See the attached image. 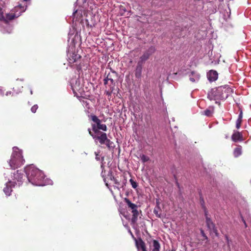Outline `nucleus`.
Returning <instances> with one entry per match:
<instances>
[{"label":"nucleus","instance_id":"nucleus-1","mask_svg":"<svg viewBox=\"0 0 251 251\" xmlns=\"http://www.w3.org/2000/svg\"><path fill=\"white\" fill-rule=\"evenodd\" d=\"M25 170L27 179L32 184L36 186H45L53 184L51 179L45 178L42 171L34 166H27Z\"/></svg>","mask_w":251,"mask_h":251},{"label":"nucleus","instance_id":"nucleus-2","mask_svg":"<svg viewBox=\"0 0 251 251\" xmlns=\"http://www.w3.org/2000/svg\"><path fill=\"white\" fill-rule=\"evenodd\" d=\"M25 170L27 179L32 184L36 186H45L53 184L51 179L45 178L42 171L34 166H27Z\"/></svg>","mask_w":251,"mask_h":251},{"label":"nucleus","instance_id":"nucleus-3","mask_svg":"<svg viewBox=\"0 0 251 251\" xmlns=\"http://www.w3.org/2000/svg\"><path fill=\"white\" fill-rule=\"evenodd\" d=\"M25 8L21 5L15 6L9 12H6L5 10L0 7V21L5 22V26H1L0 31L3 33H10L12 31V28L7 24L9 21L12 20L19 17L22 13L25 12Z\"/></svg>","mask_w":251,"mask_h":251},{"label":"nucleus","instance_id":"nucleus-4","mask_svg":"<svg viewBox=\"0 0 251 251\" xmlns=\"http://www.w3.org/2000/svg\"><path fill=\"white\" fill-rule=\"evenodd\" d=\"M233 93V89L228 85L221 86L211 89L207 94V98L210 100H215L216 103L220 104V100H226Z\"/></svg>","mask_w":251,"mask_h":251},{"label":"nucleus","instance_id":"nucleus-5","mask_svg":"<svg viewBox=\"0 0 251 251\" xmlns=\"http://www.w3.org/2000/svg\"><path fill=\"white\" fill-rule=\"evenodd\" d=\"M24 162L22 151L16 147H13V153L9 161L10 168L15 169L24 164Z\"/></svg>","mask_w":251,"mask_h":251},{"label":"nucleus","instance_id":"nucleus-6","mask_svg":"<svg viewBox=\"0 0 251 251\" xmlns=\"http://www.w3.org/2000/svg\"><path fill=\"white\" fill-rule=\"evenodd\" d=\"M92 130L94 132V134L92 133L90 129H88L89 133L95 140L96 143L97 140H98L101 145L105 144L107 147H110L111 141L107 138L105 133L100 132L98 130L95 125H92Z\"/></svg>","mask_w":251,"mask_h":251},{"label":"nucleus","instance_id":"nucleus-7","mask_svg":"<svg viewBox=\"0 0 251 251\" xmlns=\"http://www.w3.org/2000/svg\"><path fill=\"white\" fill-rule=\"evenodd\" d=\"M82 13L78 10H75L73 14V22L76 25V22L80 23L83 27H91L92 25L89 24L88 20L82 19Z\"/></svg>","mask_w":251,"mask_h":251},{"label":"nucleus","instance_id":"nucleus-8","mask_svg":"<svg viewBox=\"0 0 251 251\" xmlns=\"http://www.w3.org/2000/svg\"><path fill=\"white\" fill-rule=\"evenodd\" d=\"M125 201L127 205L128 208L131 210V212L132 213L131 222L133 224H135L137 220L138 216L139 215V212L137 210L138 206L136 204L132 203L128 199L126 198L125 199Z\"/></svg>","mask_w":251,"mask_h":251},{"label":"nucleus","instance_id":"nucleus-9","mask_svg":"<svg viewBox=\"0 0 251 251\" xmlns=\"http://www.w3.org/2000/svg\"><path fill=\"white\" fill-rule=\"evenodd\" d=\"M72 50H69L68 52V62L70 64L77 61L80 58V55L76 53L75 51H73V48H72Z\"/></svg>","mask_w":251,"mask_h":251},{"label":"nucleus","instance_id":"nucleus-10","mask_svg":"<svg viewBox=\"0 0 251 251\" xmlns=\"http://www.w3.org/2000/svg\"><path fill=\"white\" fill-rule=\"evenodd\" d=\"M92 120L95 123L96 128L98 130L101 129L103 131L107 130V127L105 124H101V121L95 115L91 116Z\"/></svg>","mask_w":251,"mask_h":251},{"label":"nucleus","instance_id":"nucleus-11","mask_svg":"<svg viewBox=\"0 0 251 251\" xmlns=\"http://www.w3.org/2000/svg\"><path fill=\"white\" fill-rule=\"evenodd\" d=\"M155 48L153 47H150L140 57V59L141 62H145L155 51Z\"/></svg>","mask_w":251,"mask_h":251},{"label":"nucleus","instance_id":"nucleus-12","mask_svg":"<svg viewBox=\"0 0 251 251\" xmlns=\"http://www.w3.org/2000/svg\"><path fill=\"white\" fill-rule=\"evenodd\" d=\"M206 216V222L208 228L210 230L211 232H213L216 236L218 235L217 230L215 227L214 224L211 221V219L207 217V214L205 213Z\"/></svg>","mask_w":251,"mask_h":251},{"label":"nucleus","instance_id":"nucleus-13","mask_svg":"<svg viewBox=\"0 0 251 251\" xmlns=\"http://www.w3.org/2000/svg\"><path fill=\"white\" fill-rule=\"evenodd\" d=\"M15 186V182L8 181L5 184V187L3 188V192L7 196H10L12 192V188Z\"/></svg>","mask_w":251,"mask_h":251},{"label":"nucleus","instance_id":"nucleus-14","mask_svg":"<svg viewBox=\"0 0 251 251\" xmlns=\"http://www.w3.org/2000/svg\"><path fill=\"white\" fill-rule=\"evenodd\" d=\"M135 244L138 250H141L142 251H147L146 244L141 238L135 239Z\"/></svg>","mask_w":251,"mask_h":251},{"label":"nucleus","instance_id":"nucleus-15","mask_svg":"<svg viewBox=\"0 0 251 251\" xmlns=\"http://www.w3.org/2000/svg\"><path fill=\"white\" fill-rule=\"evenodd\" d=\"M190 80L193 82H198L200 79L201 75L199 73L195 71H192L189 75Z\"/></svg>","mask_w":251,"mask_h":251},{"label":"nucleus","instance_id":"nucleus-16","mask_svg":"<svg viewBox=\"0 0 251 251\" xmlns=\"http://www.w3.org/2000/svg\"><path fill=\"white\" fill-rule=\"evenodd\" d=\"M218 75L217 72L213 70L210 71L207 74V78L210 82H213L217 80Z\"/></svg>","mask_w":251,"mask_h":251},{"label":"nucleus","instance_id":"nucleus-17","mask_svg":"<svg viewBox=\"0 0 251 251\" xmlns=\"http://www.w3.org/2000/svg\"><path fill=\"white\" fill-rule=\"evenodd\" d=\"M156 205L154 208L153 210V213L155 214L156 216L158 218L161 217V209L159 206L160 202L159 201V200H156Z\"/></svg>","mask_w":251,"mask_h":251},{"label":"nucleus","instance_id":"nucleus-18","mask_svg":"<svg viewBox=\"0 0 251 251\" xmlns=\"http://www.w3.org/2000/svg\"><path fill=\"white\" fill-rule=\"evenodd\" d=\"M142 70V66L140 65L139 63H138V65L136 67L135 73V76L137 78H140L141 76Z\"/></svg>","mask_w":251,"mask_h":251},{"label":"nucleus","instance_id":"nucleus-19","mask_svg":"<svg viewBox=\"0 0 251 251\" xmlns=\"http://www.w3.org/2000/svg\"><path fill=\"white\" fill-rule=\"evenodd\" d=\"M242 138V135L240 133V132L236 131L234 132V133L232 135V139L233 141L236 142L237 141H239Z\"/></svg>","mask_w":251,"mask_h":251},{"label":"nucleus","instance_id":"nucleus-20","mask_svg":"<svg viewBox=\"0 0 251 251\" xmlns=\"http://www.w3.org/2000/svg\"><path fill=\"white\" fill-rule=\"evenodd\" d=\"M153 248L152 251H160V245L157 240H153Z\"/></svg>","mask_w":251,"mask_h":251},{"label":"nucleus","instance_id":"nucleus-21","mask_svg":"<svg viewBox=\"0 0 251 251\" xmlns=\"http://www.w3.org/2000/svg\"><path fill=\"white\" fill-rule=\"evenodd\" d=\"M214 111V108L213 107H209L208 109H206L204 110L202 113L203 115L207 116V117H210L212 116L213 113Z\"/></svg>","mask_w":251,"mask_h":251},{"label":"nucleus","instance_id":"nucleus-22","mask_svg":"<svg viewBox=\"0 0 251 251\" xmlns=\"http://www.w3.org/2000/svg\"><path fill=\"white\" fill-rule=\"evenodd\" d=\"M233 153L235 157H238L241 154V149L240 148H236L234 150Z\"/></svg>","mask_w":251,"mask_h":251},{"label":"nucleus","instance_id":"nucleus-23","mask_svg":"<svg viewBox=\"0 0 251 251\" xmlns=\"http://www.w3.org/2000/svg\"><path fill=\"white\" fill-rule=\"evenodd\" d=\"M140 158H141V161L143 163H145L150 160L149 157H148V156H146L144 154H142L140 156Z\"/></svg>","mask_w":251,"mask_h":251},{"label":"nucleus","instance_id":"nucleus-24","mask_svg":"<svg viewBox=\"0 0 251 251\" xmlns=\"http://www.w3.org/2000/svg\"><path fill=\"white\" fill-rule=\"evenodd\" d=\"M129 182L132 186V187L134 189H136L138 187V183L136 181H134L132 178L129 179Z\"/></svg>","mask_w":251,"mask_h":251},{"label":"nucleus","instance_id":"nucleus-25","mask_svg":"<svg viewBox=\"0 0 251 251\" xmlns=\"http://www.w3.org/2000/svg\"><path fill=\"white\" fill-rule=\"evenodd\" d=\"M110 78H112V77L110 73H109L104 79V83L105 85L109 84V80Z\"/></svg>","mask_w":251,"mask_h":251},{"label":"nucleus","instance_id":"nucleus-26","mask_svg":"<svg viewBox=\"0 0 251 251\" xmlns=\"http://www.w3.org/2000/svg\"><path fill=\"white\" fill-rule=\"evenodd\" d=\"M76 84H77V82H76V84L75 85L72 86V89L74 94L76 93V91H80V88H79V85L76 86Z\"/></svg>","mask_w":251,"mask_h":251},{"label":"nucleus","instance_id":"nucleus-27","mask_svg":"<svg viewBox=\"0 0 251 251\" xmlns=\"http://www.w3.org/2000/svg\"><path fill=\"white\" fill-rule=\"evenodd\" d=\"M107 85L109 86L110 88H114V81L112 78H110V79L109 80V84H107Z\"/></svg>","mask_w":251,"mask_h":251},{"label":"nucleus","instance_id":"nucleus-28","mask_svg":"<svg viewBox=\"0 0 251 251\" xmlns=\"http://www.w3.org/2000/svg\"><path fill=\"white\" fill-rule=\"evenodd\" d=\"M242 120H237L236 122V127L237 128H239L240 126H241V123H242Z\"/></svg>","mask_w":251,"mask_h":251},{"label":"nucleus","instance_id":"nucleus-29","mask_svg":"<svg viewBox=\"0 0 251 251\" xmlns=\"http://www.w3.org/2000/svg\"><path fill=\"white\" fill-rule=\"evenodd\" d=\"M38 108V105L37 104L34 105L31 108V111L33 113H35L37 109Z\"/></svg>","mask_w":251,"mask_h":251},{"label":"nucleus","instance_id":"nucleus-30","mask_svg":"<svg viewBox=\"0 0 251 251\" xmlns=\"http://www.w3.org/2000/svg\"><path fill=\"white\" fill-rule=\"evenodd\" d=\"M114 88H110V91H107L105 92V94L108 96H111Z\"/></svg>","mask_w":251,"mask_h":251},{"label":"nucleus","instance_id":"nucleus-31","mask_svg":"<svg viewBox=\"0 0 251 251\" xmlns=\"http://www.w3.org/2000/svg\"><path fill=\"white\" fill-rule=\"evenodd\" d=\"M110 179L111 180H113L115 184H119V182L117 181V179H115L113 176H110Z\"/></svg>","mask_w":251,"mask_h":251},{"label":"nucleus","instance_id":"nucleus-32","mask_svg":"<svg viewBox=\"0 0 251 251\" xmlns=\"http://www.w3.org/2000/svg\"><path fill=\"white\" fill-rule=\"evenodd\" d=\"M201 235L205 239H207V236H206V235L205 234L204 231L203 230L201 229Z\"/></svg>","mask_w":251,"mask_h":251},{"label":"nucleus","instance_id":"nucleus-33","mask_svg":"<svg viewBox=\"0 0 251 251\" xmlns=\"http://www.w3.org/2000/svg\"><path fill=\"white\" fill-rule=\"evenodd\" d=\"M242 118H243V113H242V111H241L237 119L242 120Z\"/></svg>","mask_w":251,"mask_h":251},{"label":"nucleus","instance_id":"nucleus-34","mask_svg":"<svg viewBox=\"0 0 251 251\" xmlns=\"http://www.w3.org/2000/svg\"><path fill=\"white\" fill-rule=\"evenodd\" d=\"M95 155H96V160H100V157L99 156V155H98V153L95 152Z\"/></svg>","mask_w":251,"mask_h":251},{"label":"nucleus","instance_id":"nucleus-35","mask_svg":"<svg viewBox=\"0 0 251 251\" xmlns=\"http://www.w3.org/2000/svg\"><path fill=\"white\" fill-rule=\"evenodd\" d=\"M3 91L1 87H0V96H3Z\"/></svg>","mask_w":251,"mask_h":251},{"label":"nucleus","instance_id":"nucleus-36","mask_svg":"<svg viewBox=\"0 0 251 251\" xmlns=\"http://www.w3.org/2000/svg\"><path fill=\"white\" fill-rule=\"evenodd\" d=\"M11 92L10 91H8L6 93L5 95L8 96L9 95L11 94Z\"/></svg>","mask_w":251,"mask_h":251},{"label":"nucleus","instance_id":"nucleus-37","mask_svg":"<svg viewBox=\"0 0 251 251\" xmlns=\"http://www.w3.org/2000/svg\"><path fill=\"white\" fill-rule=\"evenodd\" d=\"M83 102L84 104H86V106H87L88 104V103L87 102V101H83Z\"/></svg>","mask_w":251,"mask_h":251},{"label":"nucleus","instance_id":"nucleus-38","mask_svg":"<svg viewBox=\"0 0 251 251\" xmlns=\"http://www.w3.org/2000/svg\"><path fill=\"white\" fill-rule=\"evenodd\" d=\"M19 175V171H17V174L15 175V177L16 178V176Z\"/></svg>","mask_w":251,"mask_h":251},{"label":"nucleus","instance_id":"nucleus-39","mask_svg":"<svg viewBox=\"0 0 251 251\" xmlns=\"http://www.w3.org/2000/svg\"><path fill=\"white\" fill-rule=\"evenodd\" d=\"M22 178H23V176L21 177L20 179L19 180H18V181L21 182H22L21 179H22Z\"/></svg>","mask_w":251,"mask_h":251},{"label":"nucleus","instance_id":"nucleus-40","mask_svg":"<svg viewBox=\"0 0 251 251\" xmlns=\"http://www.w3.org/2000/svg\"><path fill=\"white\" fill-rule=\"evenodd\" d=\"M30 94H32V91L31 90H30Z\"/></svg>","mask_w":251,"mask_h":251},{"label":"nucleus","instance_id":"nucleus-41","mask_svg":"<svg viewBox=\"0 0 251 251\" xmlns=\"http://www.w3.org/2000/svg\"><path fill=\"white\" fill-rule=\"evenodd\" d=\"M105 184H106V186H108V184L107 183L105 182Z\"/></svg>","mask_w":251,"mask_h":251}]
</instances>
